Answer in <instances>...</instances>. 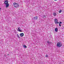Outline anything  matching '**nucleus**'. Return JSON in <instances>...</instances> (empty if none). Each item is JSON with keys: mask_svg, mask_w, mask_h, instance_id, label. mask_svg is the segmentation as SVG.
I'll return each instance as SVG.
<instances>
[{"mask_svg": "<svg viewBox=\"0 0 64 64\" xmlns=\"http://www.w3.org/2000/svg\"><path fill=\"white\" fill-rule=\"evenodd\" d=\"M14 5L15 8H17L19 6L18 4H17V3L15 2L14 3Z\"/></svg>", "mask_w": 64, "mask_h": 64, "instance_id": "f257e3e1", "label": "nucleus"}, {"mask_svg": "<svg viewBox=\"0 0 64 64\" xmlns=\"http://www.w3.org/2000/svg\"><path fill=\"white\" fill-rule=\"evenodd\" d=\"M57 45L58 47H60L62 46V43L58 42L57 43Z\"/></svg>", "mask_w": 64, "mask_h": 64, "instance_id": "f03ea898", "label": "nucleus"}, {"mask_svg": "<svg viewBox=\"0 0 64 64\" xmlns=\"http://www.w3.org/2000/svg\"><path fill=\"white\" fill-rule=\"evenodd\" d=\"M54 22L55 24H59V22H58V20L56 18H55L54 19Z\"/></svg>", "mask_w": 64, "mask_h": 64, "instance_id": "7ed1b4c3", "label": "nucleus"}, {"mask_svg": "<svg viewBox=\"0 0 64 64\" xmlns=\"http://www.w3.org/2000/svg\"><path fill=\"white\" fill-rule=\"evenodd\" d=\"M4 4H8V0H6L4 1Z\"/></svg>", "mask_w": 64, "mask_h": 64, "instance_id": "20e7f679", "label": "nucleus"}, {"mask_svg": "<svg viewBox=\"0 0 64 64\" xmlns=\"http://www.w3.org/2000/svg\"><path fill=\"white\" fill-rule=\"evenodd\" d=\"M20 35L21 37H23L24 36V34L23 33H22L20 34Z\"/></svg>", "mask_w": 64, "mask_h": 64, "instance_id": "39448f33", "label": "nucleus"}, {"mask_svg": "<svg viewBox=\"0 0 64 64\" xmlns=\"http://www.w3.org/2000/svg\"><path fill=\"white\" fill-rule=\"evenodd\" d=\"M34 20H37L38 18V17L37 16H36L34 17Z\"/></svg>", "mask_w": 64, "mask_h": 64, "instance_id": "423d86ee", "label": "nucleus"}, {"mask_svg": "<svg viewBox=\"0 0 64 64\" xmlns=\"http://www.w3.org/2000/svg\"><path fill=\"white\" fill-rule=\"evenodd\" d=\"M5 5H6V8H8V7H9V4H6Z\"/></svg>", "mask_w": 64, "mask_h": 64, "instance_id": "0eeeda50", "label": "nucleus"}, {"mask_svg": "<svg viewBox=\"0 0 64 64\" xmlns=\"http://www.w3.org/2000/svg\"><path fill=\"white\" fill-rule=\"evenodd\" d=\"M55 31L56 32H57V31H58V28H55Z\"/></svg>", "mask_w": 64, "mask_h": 64, "instance_id": "6e6552de", "label": "nucleus"}, {"mask_svg": "<svg viewBox=\"0 0 64 64\" xmlns=\"http://www.w3.org/2000/svg\"><path fill=\"white\" fill-rule=\"evenodd\" d=\"M23 47H24V48H27V46H26V45H23Z\"/></svg>", "mask_w": 64, "mask_h": 64, "instance_id": "1a4fd4ad", "label": "nucleus"}, {"mask_svg": "<svg viewBox=\"0 0 64 64\" xmlns=\"http://www.w3.org/2000/svg\"><path fill=\"white\" fill-rule=\"evenodd\" d=\"M56 12L54 13V16H56Z\"/></svg>", "mask_w": 64, "mask_h": 64, "instance_id": "9d476101", "label": "nucleus"}, {"mask_svg": "<svg viewBox=\"0 0 64 64\" xmlns=\"http://www.w3.org/2000/svg\"><path fill=\"white\" fill-rule=\"evenodd\" d=\"M61 23H62V22H60L59 25L60 26V27H61V24H61Z\"/></svg>", "mask_w": 64, "mask_h": 64, "instance_id": "9b49d317", "label": "nucleus"}, {"mask_svg": "<svg viewBox=\"0 0 64 64\" xmlns=\"http://www.w3.org/2000/svg\"><path fill=\"white\" fill-rule=\"evenodd\" d=\"M18 31H19V32H22V30H18Z\"/></svg>", "mask_w": 64, "mask_h": 64, "instance_id": "f8f14e48", "label": "nucleus"}, {"mask_svg": "<svg viewBox=\"0 0 64 64\" xmlns=\"http://www.w3.org/2000/svg\"><path fill=\"white\" fill-rule=\"evenodd\" d=\"M17 35L18 37L19 38H20V37L19 36V35L18 34H17Z\"/></svg>", "mask_w": 64, "mask_h": 64, "instance_id": "ddd939ff", "label": "nucleus"}, {"mask_svg": "<svg viewBox=\"0 0 64 64\" xmlns=\"http://www.w3.org/2000/svg\"><path fill=\"white\" fill-rule=\"evenodd\" d=\"M61 11H62V10H60L58 12L59 13H60L61 12Z\"/></svg>", "mask_w": 64, "mask_h": 64, "instance_id": "4468645a", "label": "nucleus"}, {"mask_svg": "<svg viewBox=\"0 0 64 64\" xmlns=\"http://www.w3.org/2000/svg\"><path fill=\"white\" fill-rule=\"evenodd\" d=\"M46 57H48V55H46Z\"/></svg>", "mask_w": 64, "mask_h": 64, "instance_id": "2eb2a0df", "label": "nucleus"}, {"mask_svg": "<svg viewBox=\"0 0 64 64\" xmlns=\"http://www.w3.org/2000/svg\"><path fill=\"white\" fill-rule=\"evenodd\" d=\"M47 43H48V44H49V43H50V42H49V41H48L47 42Z\"/></svg>", "mask_w": 64, "mask_h": 64, "instance_id": "dca6fc26", "label": "nucleus"}, {"mask_svg": "<svg viewBox=\"0 0 64 64\" xmlns=\"http://www.w3.org/2000/svg\"><path fill=\"white\" fill-rule=\"evenodd\" d=\"M21 28H18V30H20Z\"/></svg>", "mask_w": 64, "mask_h": 64, "instance_id": "f3484780", "label": "nucleus"}, {"mask_svg": "<svg viewBox=\"0 0 64 64\" xmlns=\"http://www.w3.org/2000/svg\"><path fill=\"white\" fill-rule=\"evenodd\" d=\"M43 17H44V18H45V17H46V16H43Z\"/></svg>", "mask_w": 64, "mask_h": 64, "instance_id": "a211bd4d", "label": "nucleus"}, {"mask_svg": "<svg viewBox=\"0 0 64 64\" xmlns=\"http://www.w3.org/2000/svg\"><path fill=\"white\" fill-rule=\"evenodd\" d=\"M1 8H0V10H1Z\"/></svg>", "mask_w": 64, "mask_h": 64, "instance_id": "6ab92c4d", "label": "nucleus"}, {"mask_svg": "<svg viewBox=\"0 0 64 64\" xmlns=\"http://www.w3.org/2000/svg\"><path fill=\"white\" fill-rule=\"evenodd\" d=\"M54 1H57V0H54Z\"/></svg>", "mask_w": 64, "mask_h": 64, "instance_id": "aec40b11", "label": "nucleus"}, {"mask_svg": "<svg viewBox=\"0 0 64 64\" xmlns=\"http://www.w3.org/2000/svg\"><path fill=\"white\" fill-rule=\"evenodd\" d=\"M4 56H6V55H4Z\"/></svg>", "mask_w": 64, "mask_h": 64, "instance_id": "412c9836", "label": "nucleus"}, {"mask_svg": "<svg viewBox=\"0 0 64 64\" xmlns=\"http://www.w3.org/2000/svg\"><path fill=\"white\" fill-rule=\"evenodd\" d=\"M8 55H9V54H8Z\"/></svg>", "mask_w": 64, "mask_h": 64, "instance_id": "4be33fe9", "label": "nucleus"}]
</instances>
